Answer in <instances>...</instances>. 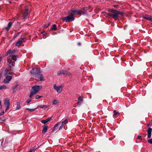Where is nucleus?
Segmentation results:
<instances>
[{"label": "nucleus", "mask_w": 152, "mask_h": 152, "mask_svg": "<svg viewBox=\"0 0 152 152\" xmlns=\"http://www.w3.org/2000/svg\"><path fill=\"white\" fill-rule=\"evenodd\" d=\"M12 25V23L10 22L8 24V26L7 27H5V28L6 30H9V28L11 27Z\"/></svg>", "instance_id": "nucleus-21"}, {"label": "nucleus", "mask_w": 152, "mask_h": 152, "mask_svg": "<svg viewBox=\"0 0 152 152\" xmlns=\"http://www.w3.org/2000/svg\"><path fill=\"white\" fill-rule=\"evenodd\" d=\"M38 107L40 108L44 109H45L48 107V106L45 105L39 106Z\"/></svg>", "instance_id": "nucleus-25"}, {"label": "nucleus", "mask_w": 152, "mask_h": 152, "mask_svg": "<svg viewBox=\"0 0 152 152\" xmlns=\"http://www.w3.org/2000/svg\"><path fill=\"white\" fill-rule=\"evenodd\" d=\"M20 18V16H16L14 18V19L15 20H19V18Z\"/></svg>", "instance_id": "nucleus-35"}, {"label": "nucleus", "mask_w": 152, "mask_h": 152, "mask_svg": "<svg viewBox=\"0 0 152 152\" xmlns=\"http://www.w3.org/2000/svg\"><path fill=\"white\" fill-rule=\"evenodd\" d=\"M7 88V87L4 85L0 86V90H1L2 89H6Z\"/></svg>", "instance_id": "nucleus-28"}, {"label": "nucleus", "mask_w": 152, "mask_h": 152, "mask_svg": "<svg viewBox=\"0 0 152 152\" xmlns=\"http://www.w3.org/2000/svg\"><path fill=\"white\" fill-rule=\"evenodd\" d=\"M7 107V108H6V109L5 110V112L7 111V110H8L9 109V108H10V107Z\"/></svg>", "instance_id": "nucleus-43"}, {"label": "nucleus", "mask_w": 152, "mask_h": 152, "mask_svg": "<svg viewBox=\"0 0 152 152\" xmlns=\"http://www.w3.org/2000/svg\"><path fill=\"white\" fill-rule=\"evenodd\" d=\"M113 113H114V114L113 115V116L114 117H117L119 114L118 112H116L115 110H114L113 111Z\"/></svg>", "instance_id": "nucleus-22"}, {"label": "nucleus", "mask_w": 152, "mask_h": 152, "mask_svg": "<svg viewBox=\"0 0 152 152\" xmlns=\"http://www.w3.org/2000/svg\"><path fill=\"white\" fill-rule=\"evenodd\" d=\"M19 34H18L17 35H16V36H14V37H15V38H16V37H18V35H19Z\"/></svg>", "instance_id": "nucleus-46"}, {"label": "nucleus", "mask_w": 152, "mask_h": 152, "mask_svg": "<svg viewBox=\"0 0 152 152\" xmlns=\"http://www.w3.org/2000/svg\"><path fill=\"white\" fill-rule=\"evenodd\" d=\"M118 6V5H115L114 6V7L115 8H117Z\"/></svg>", "instance_id": "nucleus-44"}, {"label": "nucleus", "mask_w": 152, "mask_h": 152, "mask_svg": "<svg viewBox=\"0 0 152 152\" xmlns=\"http://www.w3.org/2000/svg\"><path fill=\"white\" fill-rule=\"evenodd\" d=\"M52 119V117H50L49 118H48L47 119H46V120L47 121V122H48L49 121H50Z\"/></svg>", "instance_id": "nucleus-34"}, {"label": "nucleus", "mask_w": 152, "mask_h": 152, "mask_svg": "<svg viewBox=\"0 0 152 152\" xmlns=\"http://www.w3.org/2000/svg\"><path fill=\"white\" fill-rule=\"evenodd\" d=\"M31 99H28L27 100V103L28 104L29 103V102H31Z\"/></svg>", "instance_id": "nucleus-41"}, {"label": "nucleus", "mask_w": 152, "mask_h": 152, "mask_svg": "<svg viewBox=\"0 0 152 152\" xmlns=\"http://www.w3.org/2000/svg\"><path fill=\"white\" fill-rule=\"evenodd\" d=\"M16 110H18L20 108V103L19 102H17V104Z\"/></svg>", "instance_id": "nucleus-29"}, {"label": "nucleus", "mask_w": 152, "mask_h": 152, "mask_svg": "<svg viewBox=\"0 0 152 152\" xmlns=\"http://www.w3.org/2000/svg\"><path fill=\"white\" fill-rule=\"evenodd\" d=\"M83 97L82 96H80L78 99L77 103L79 105H80L83 101Z\"/></svg>", "instance_id": "nucleus-19"}, {"label": "nucleus", "mask_w": 152, "mask_h": 152, "mask_svg": "<svg viewBox=\"0 0 152 152\" xmlns=\"http://www.w3.org/2000/svg\"><path fill=\"white\" fill-rule=\"evenodd\" d=\"M68 122V120L67 119H66L64 121H62V125H65Z\"/></svg>", "instance_id": "nucleus-26"}, {"label": "nucleus", "mask_w": 152, "mask_h": 152, "mask_svg": "<svg viewBox=\"0 0 152 152\" xmlns=\"http://www.w3.org/2000/svg\"><path fill=\"white\" fill-rule=\"evenodd\" d=\"M36 108L29 109V108H27L26 109V110H29L30 112H32L36 110Z\"/></svg>", "instance_id": "nucleus-30"}, {"label": "nucleus", "mask_w": 152, "mask_h": 152, "mask_svg": "<svg viewBox=\"0 0 152 152\" xmlns=\"http://www.w3.org/2000/svg\"><path fill=\"white\" fill-rule=\"evenodd\" d=\"M4 110H2L1 112L0 113V116H1L4 115Z\"/></svg>", "instance_id": "nucleus-38"}, {"label": "nucleus", "mask_w": 152, "mask_h": 152, "mask_svg": "<svg viewBox=\"0 0 152 152\" xmlns=\"http://www.w3.org/2000/svg\"><path fill=\"white\" fill-rule=\"evenodd\" d=\"M137 138L140 140H142V137L140 136H138L137 137Z\"/></svg>", "instance_id": "nucleus-39"}, {"label": "nucleus", "mask_w": 152, "mask_h": 152, "mask_svg": "<svg viewBox=\"0 0 152 152\" xmlns=\"http://www.w3.org/2000/svg\"><path fill=\"white\" fill-rule=\"evenodd\" d=\"M34 77L35 80L38 81H41L45 80L43 75L40 73Z\"/></svg>", "instance_id": "nucleus-8"}, {"label": "nucleus", "mask_w": 152, "mask_h": 152, "mask_svg": "<svg viewBox=\"0 0 152 152\" xmlns=\"http://www.w3.org/2000/svg\"><path fill=\"white\" fill-rule=\"evenodd\" d=\"M5 73L4 74V75L6 76V78L4 80V83H9L12 79V76L7 75L8 74L10 73L7 70H5Z\"/></svg>", "instance_id": "nucleus-5"}, {"label": "nucleus", "mask_w": 152, "mask_h": 152, "mask_svg": "<svg viewBox=\"0 0 152 152\" xmlns=\"http://www.w3.org/2000/svg\"><path fill=\"white\" fill-rule=\"evenodd\" d=\"M71 14L73 16H74L75 15H80V14L79 10L72 9L71 10Z\"/></svg>", "instance_id": "nucleus-11"}, {"label": "nucleus", "mask_w": 152, "mask_h": 152, "mask_svg": "<svg viewBox=\"0 0 152 152\" xmlns=\"http://www.w3.org/2000/svg\"><path fill=\"white\" fill-rule=\"evenodd\" d=\"M2 105L1 104V101H0V110L2 109Z\"/></svg>", "instance_id": "nucleus-40"}, {"label": "nucleus", "mask_w": 152, "mask_h": 152, "mask_svg": "<svg viewBox=\"0 0 152 152\" xmlns=\"http://www.w3.org/2000/svg\"><path fill=\"white\" fill-rule=\"evenodd\" d=\"M58 103V101L56 99H54L52 103L53 104H56Z\"/></svg>", "instance_id": "nucleus-27"}, {"label": "nucleus", "mask_w": 152, "mask_h": 152, "mask_svg": "<svg viewBox=\"0 0 152 152\" xmlns=\"http://www.w3.org/2000/svg\"><path fill=\"white\" fill-rule=\"evenodd\" d=\"M145 73L144 72V73H143V75H144L145 76Z\"/></svg>", "instance_id": "nucleus-48"}, {"label": "nucleus", "mask_w": 152, "mask_h": 152, "mask_svg": "<svg viewBox=\"0 0 152 152\" xmlns=\"http://www.w3.org/2000/svg\"><path fill=\"white\" fill-rule=\"evenodd\" d=\"M4 104L6 107H10V103L9 99H5L4 101Z\"/></svg>", "instance_id": "nucleus-15"}, {"label": "nucleus", "mask_w": 152, "mask_h": 152, "mask_svg": "<svg viewBox=\"0 0 152 152\" xmlns=\"http://www.w3.org/2000/svg\"><path fill=\"white\" fill-rule=\"evenodd\" d=\"M41 122L44 124H46L48 122L46 120H42L41 121Z\"/></svg>", "instance_id": "nucleus-32"}, {"label": "nucleus", "mask_w": 152, "mask_h": 152, "mask_svg": "<svg viewBox=\"0 0 152 152\" xmlns=\"http://www.w3.org/2000/svg\"><path fill=\"white\" fill-rule=\"evenodd\" d=\"M42 97V96H40L39 95H37L36 96L35 98L36 99H37Z\"/></svg>", "instance_id": "nucleus-37"}, {"label": "nucleus", "mask_w": 152, "mask_h": 152, "mask_svg": "<svg viewBox=\"0 0 152 152\" xmlns=\"http://www.w3.org/2000/svg\"><path fill=\"white\" fill-rule=\"evenodd\" d=\"M25 39V38L24 37H21L20 38L19 40L17 42L15 43V46L18 47L20 46L21 44L24 42Z\"/></svg>", "instance_id": "nucleus-10"}, {"label": "nucleus", "mask_w": 152, "mask_h": 152, "mask_svg": "<svg viewBox=\"0 0 152 152\" xmlns=\"http://www.w3.org/2000/svg\"><path fill=\"white\" fill-rule=\"evenodd\" d=\"M51 29L53 31H56L57 30L56 25L54 24L53 25V27L51 28Z\"/></svg>", "instance_id": "nucleus-24"}, {"label": "nucleus", "mask_w": 152, "mask_h": 152, "mask_svg": "<svg viewBox=\"0 0 152 152\" xmlns=\"http://www.w3.org/2000/svg\"><path fill=\"white\" fill-rule=\"evenodd\" d=\"M7 63L8 65L10 67L14 66L15 61L17 60V56L15 55H10L7 58Z\"/></svg>", "instance_id": "nucleus-1"}, {"label": "nucleus", "mask_w": 152, "mask_h": 152, "mask_svg": "<svg viewBox=\"0 0 152 152\" xmlns=\"http://www.w3.org/2000/svg\"><path fill=\"white\" fill-rule=\"evenodd\" d=\"M152 129L151 128H149L148 130V137L150 138L151 137Z\"/></svg>", "instance_id": "nucleus-17"}, {"label": "nucleus", "mask_w": 152, "mask_h": 152, "mask_svg": "<svg viewBox=\"0 0 152 152\" xmlns=\"http://www.w3.org/2000/svg\"><path fill=\"white\" fill-rule=\"evenodd\" d=\"M18 52L17 50H12L10 49L6 53V56H7L9 54H14L15 53H17Z\"/></svg>", "instance_id": "nucleus-13"}, {"label": "nucleus", "mask_w": 152, "mask_h": 152, "mask_svg": "<svg viewBox=\"0 0 152 152\" xmlns=\"http://www.w3.org/2000/svg\"><path fill=\"white\" fill-rule=\"evenodd\" d=\"M59 124L58 123H57L56 125H55L54 127L53 128V129L52 131L53 132H54L55 131H56L58 130V125Z\"/></svg>", "instance_id": "nucleus-20"}, {"label": "nucleus", "mask_w": 152, "mask_h": 152, "mask_svg": "<svg viewBox=\"0 0 152 152\" xmlns=\"http://www.w3.org/2000/svg\"><path fill=\"white\" fill-rule=\"evenodd\" d=\"M66 71L63 70H61L57 72V75H62L65 74Z\"/></svg>", "instance_id": "nucleus-16"}, {"label": "nucleus", "mask_w": 152, "mask_h": 152, "mask_svg": "<svg viewBox=\"0 0 152 152\" xmlns=\"http://www.w3.org/2000/svg\"><path fill=\"white\" fill-rule=\"evenodd\" d=\"M42 88V86H35L32 87L33 91H31L29 97L31 98L33 96L37 93Z\"/></svg>", "instance_id": "nucleus-2"}, {"label": "nucleus", "mask_w": 152, "mask_h": 152, "mask_svg": "<svg viewBox=\"0 0 152 152\" xmlns=\"http://www.w3.org/2000/svg\"><path fill=\"white\" fill-rule=\"evenodd\" d=\"M143 18L150 21H152V17L150 15H143Z\"/></svg>", "instance_id": "nucleus-14"}, {"label": "nucleus", "mask_w": 152, "mask_h": 152, "mask_svg": "<svg viewBox=\"0 0 152 152\" xmlns=\"http://www.w3.org/2000/svg\"><path fill=\"white\" fill-rule=\"evenodd\" d=\"M30 72L32 77H34L36 75L42 72L40 71V68H36L35 69L33 68L32 70L30 71Z\"/></svg>", "instance_id": "nucleus-3"}, {"label": "nucleus", "mask_w": 152, "mask_h": 152, "mask_svg": "<svg viewBox=\"0 0 152 152\" xmlns=\"http://www.w3.org/2000/svg\"><path fill=\"white\" fill-rule=\"evenodd\" d=\"M53 87L54 89L56 90L58 93H60L62 91L63 88L61 86H56V84H54L53 85Z\"/></svg>", "instance_id": "nucleus-9"}, {"label": "nucleus", "mask_w": 152, "mask_h": 152, "mask_svg": "<svg viewBox=\"0 0 152 152\" xmlns=\"http://www.w3.org/2000/svg\"><path fill=\"white\" fill-rule=\"evenodd\" d=\"M50 25V23H49L48 24H45L44 25V27L45 28H47Z\"/></svg>", "instance_id": "nucleus-31"}, {"label": "nucleus", "mask_w": 152, "mask_h": 152, "mask_svg": "<svg viewBox=\"0 0 152 152\" xmlns=\"http://www.w3.org/2000/svg\"><path fill=\"white\" fill-rule=\"evenodd\" d=\"M116 12V13L118 15H119L122 16H123L124 14V13L122 12H121L117 11L115 10V11Z\"/></svg>", "instance_id": "nucleus-23"}, {"label": "nucleus", "mask_w": 152, "mask_h": 152, "mask_svg": "<svg viewBox=\"0 0 152 152\" xmlns=\"http://www.w3.org/2000/svg\"><path fill=\"white\" fill-rule=\"evenodd\" d=\"M77 44L78 45L80 46L81 45V43L80 42H78Z\"/></svg>", "instance_id": "nucleus-45"}, {"label": "nucleus", "mask_w": 152, "mask_h": 152, "mask_svg": "<svg viewBox=\"0 0 152 152\" xmlns=\"http://www.w3.org/2000/svg\"><path fill=\"white\" fill-rule=\"evenodd\" d=\"M88 7H86L82 8L79 11L80 13V15H88Z\"/></svg>", "instance_id": "nucleus-7"}, {"label": "nucleus", "mask_w": 152, "mask_h": 152, "mask_svg": "<svg viewBox=\"0 0 152 152\" xmlns=\"http://www.w3.org/2000/svg\"><path fill=\"white\" fill-rule=\"evenodd\" d=\"M64 125H62V124L61 125L60 127L59 130L61 129L63 127V126Z\"/></svg>", "instance_id": "nucleus-42"}, {"label": "nucleus", "mask_w": 152, "mask_h": 152, "mask_svg": "<svg viewBox=\"0 0 152 152\" xmlns=\"http://www.w3.org/2000/svg\"><path fill=\"white\" fill-rule=\"evenodd\" d=\"M28 9L26 8L23 12V17L25 19L27 18V16L28 14Z\"/></svg>", "instance_id": "nucleus-12"}, {"label": "nucleus", "mask_w": 152, "mask_h": 152, "mask_svg": "<svg viewBox=\"0 0 152 152\" xmlns=\"http://www.w3.org/2000/svg\"><path fill=\"white\" fill-rule=\"evenodd\" d=\"M148 142L150 144H152V139H149Z\"/></svg>", "instance_id": "nucleus-36"}, {"label": "nucleus", "mask_w": 152, "mask_h": 152, "mask_svg": "<svg viewBox=\"0 0 152 152\" xmlns=\"http://www.w3.org/2000/svg\"><path fill=\"white\" fill-rule=\"evenodd\" d=\"M48 126L44 125L43 127V129L42 130V133L45 134L47 132L48 130Z\"/></svg>", "instance_id": "nucleus-18"}, {"label": "nucleus", "mask_w": 152, "mask_h": 152, "mask_svg": "<svg viewBox=\"0 0 152 152\" xmlns=\"http://www.w3.org/2000/svg\"><path fill=\"white\" fill-rule=\"evenodd\" d=\"M115 11V10H111V12L114 14L109 13L108 14V15L110 17H112L114 19V20H116L119 19V17L118 14L116 13V12Z\"/></svg>", "instance_id": "nucleus-6"}, {"label": "nucleus", "mask_w": 152, "mask_h": 152, "mask_svg": "<svg viewBox=\"0 0 152 152\" xmlns=\"http://www.w3.org/2000/svg\"><path fill=\"white\" fill-rule=\"evenodd\" d=\"M65 74L69 76H71V74H70L69 72H67L66 71Z\"/></svg>", "instance_id": "nucleus-33"}, {"label": "nucleus", "mask_w": 152, "mask_h": 152, "mask_svg": "<svg viewBox=\"0 0 152 152\" xmlns=\"http://www.w3.org/2000/svg\"><path fill=\"white\" fill-rule=\"evenodd\" d=\"M9 2L10 3H11V1H9Z\"/></svg>", "instance_id": "nucleus-47"}, {"label": "nucleus", "mask_w": 152, "mask_h": 152, "mask_svg": "<svg viewBox=\"0 0 152 152\" xmlns=\"http://www.w3.org/2000/svg\"><path fill=\"white\" fill-rule=\"evenodd\" d=\"M75 17L70 13L69 15L66 17H64L62 18V20L66 22H69L70 21H73L75 20Z\"/></svg>", "instance_id": "nucleus-4"}]
</instances>
